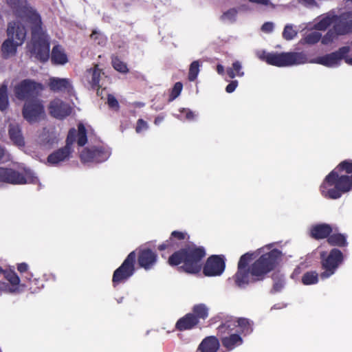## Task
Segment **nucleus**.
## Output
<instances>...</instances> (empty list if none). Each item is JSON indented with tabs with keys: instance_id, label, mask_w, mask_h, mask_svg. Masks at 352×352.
I'll list each match as a JSON object with an SVG mask.
<instances>
[{
	"instance_id": "1",
	"label": "nucleus",
	"mask_w": 352,
	"mask_h": 352,
	"mask_svg": "<svg viewBox=\"0 0 352 352\" xmlns=\"http://www.w3.org/2000/svg\"><path fill=\"white\" fill-rule=\"evenodd\" d=\"M283 254L268 244L254 252L241 256L238 270L234 276L236 285L244 287L252 281L260 280L272 271L281 261Z\"/></svg>"
},
{
	"instance_id": "2",
	"label": "nucleus",
	"mask_w": 352,
	"mask_h": 352,
	"mask_svg": "<svg viewBox=\"0 0 352 352\" xmlns=\"http://www.w3.org/2000/svg\"><path fill=\"white\" fill-rule=\"evenodd\" d=\"M16 17V21L21 25L28 23L32 29V41L28 49L35 58L42 62L48 60L50 56V43L47 36L43 31L40 15L30 7L27 0H6Z\"/></svg>"
},
{
	"instance_id": "3",
	"label": "nucleus",
	"mask_w": 352,
	"mask_h": 352,
	"mask_svg": "<svg viewBox=\"0 0 352 352\" xmlns=\"http://www.w3.org/2000/svg\"><path fill=\"white\" fill-rule=\"evenodd\" d=\"M352 190V160L340 162L326 176L320 186L322 195L327 198L336 199L343 193Z\"/></svg>"
},
{
	"instance_id": "4",
	"label": "nucleus",
	"mask_w": 352,
	"mask_h": 352,
	"mask_svg": "<svg viewBox=\"0 0 352 352\" xmlns=\"http://www.w3.org/2000/svg\"><path fill=\"white\" fill-rule=\"evenodd\" d=\"M205 255L203 248L190 244L173 254L168 259V263L172 266L181 265L180 268L184 272L196 274L201 269V260Z\"/></svg>"
},
{
	"instance_id": "5",
	"label": "nucleus",
	"mask_w": 352,
	"mask_h": 352,
	"mask_svg": "<svg viewBox=\"0 0 352 352\" xmlns=\"http://www.w3.org/2000/svg\"><path fill=\"white\" fill-rule=\"evenodd\" d=\"M77 135V143L78 146H84L87 141L86 130L82 124H79L78 132L75 129H71L69 131L67 144L65 147L59 148L47 157V163L50 166H58L60 163L68 160L73 151L72 145L76 140Z\"/></svg>"
},
{
	"instance_id": "6",
	"label": "nucleus",
	"mask_w": 352,
	"mask_h": 352,
	"mask_svg": "<svg viewBox=\"0 0 352 352\" xmlns=\"http://www.w3.org/2000/svg\"><path fill=\"white\" fill-rule=\"evenodd\" d=\"M329 26H332L337 34H344L352 31V11L339 16L333 11L327 12L317 19L314 27L318 30H325Z\"/></svg>"
},
{
	"instance_id": "7",
	"label": "nucleus",
	"mask_w": 352,
	"mask_h": 352,
	"mask_svg": "<svg viewBox=\"0 0 352 352\" xmlns=\"http://www.w3.org/2000/svg\"><path fill=\"white\" fill-rule=\"evenodd\" d=\"M26 28L19 23H10L7 34L8 39L2 44L1 50L5 58H9L15 54L16 47L23 44L26 37Z\"/></svg>"
},
{
	"instance_id": "8",
	"label": "nucleus",
	"mask_w": 352,
	"mask_h": 352,
	"mask_svg": "<svg viewBox=\"0 0 352 352\" xmlns=\"http://www.w3.org/2000/svg\"><path fill=\"white\" fill-rule=\"evenodd\" d=\"M258 57L268 64L276 67H289L307 63V57L302 52L268 53L263 52Z\"/></svg>"
},
{
	"instance_id": "9",
	"label": "nucleus",
	"mask_w": 352,
	"mask_h": 352,
	"mask_svg": "<svg viewBox=\"0 0 352 352\" xmlns=\"http://www.w3.org/2000/svg\"><path fill=\"white\" fill-rule=\"evenodd\" d=\"M320 258L322 267L324 270V272L320 274V277L325 279L335 273L343 261V254L340 250L334 248L327 256L325 252H321Z\"/></svg>"
},
{
	"instance_id": "10",
	"label": "nucleus",
	"mask_w": 352,
	"mask_h": 352,
	"mask_svg": "<svg viewBox=\"0 0 352 352\" xmlns=\"http://www.w3.org/2000/svg\"><path fill=\"white\" fill-rule=\"evenodd\" d=\"M350 52H352V47H342L336 52L316 57L311 60L310 63L320 64L327 67H336L340 65L342 59L346 62V57L350 56Z\"/></svg>"
},
{
	"instance_id": "11",
	"label": "nucleus",
	"mask_w": 352,
	"mask_h": 352,
	"mask_svg": "<svg viewBox=\"0 0 352 352\" xmlns=\"http://www.w3.org/2000/svg\"><path fill=\"white\" fill-rule=\"evenodd\" d=\"M43 89L41 84L31 80H24L14 87V91L18 99L28 101L34 100Z\"/></svg>"
},
{
	"instance_id": "12",
	"label": "nucleus",
	"mask_w": 352,
	"mask_h": 352,
	"mask_svg": "<svg viewBox=\"0 0 352 352\" xmlns=\"http://www.w3.org/2000/svg\"><path fill=\"white\" fill-rule=\"evenodd\" d=\"M0 182L13 184H23L25 183H36L37 179L30 170H24V175H21L12 169L0 168Z\"/></svg>"
},
{
	"instance_id": "13",
	"label": "nucleus",
	"mask_w": 352,
	"mask_h": 352,
	"mask_svg": "<svg viewBox=\"0 0 352 352\" xmlns=\"http://www.w3.org/2000/svg\"><path fill=\"white\" fill-rule=\"evenodd\" d=\"M135 258V252H131L122 264L114 272L112 278L114 285L126 280L133 274Z\"/></svg>"
},
{
	"instance_id": "14",
	"label": "nucleus",
	"mask_w": 352,
	"mask_h": 352,
	"mask_svg": "<svg viewBox=\"0 0 352 352\" xmlns=\"http://www.w3.org/2000/svg\"><path fill=\"white\" fill-rule=\"evenodd\" d=\"M234 324H223L219 327V331L225 334L221 338L222 345L228 351H232L243 343L241 335L234 331Z\"/></svg>"
},
{
	"instance_id": "15",
	"label": "nucleus",
	"mask_w": 352,
	"mask_h": 352,
	"mask_svg": "<svg viewBox=\"0 0 352 352\" xmlns=\"http://www.w3.org/2000/svg\"><path fill=\"white\" fill-rule=\"evenodd\" d=\"M23 115L24 118L30 123L38 122L45 117L43 105L37 99L26 101L23 107Z\"/></svg>"
},
{
	"instance_id": "16",
	"label": "nucleus",
	"mask_w": 352,
	"mask_h": 352,
	"mask_svg": "<svg viewBox=\"0 0 352 352\" xmlns=\"http://www.w3.org/2000/svg\"><path fill=\"white\" fill-rule=\"evenodd\" d=\"M111 155L109 148L91 147L84 149L80 153V160L84 164L98 163L107 160Z\"/></svg>"
},
{
	"instance_id": "17",
	"label": "nucleus",
	"mask_w": 352,
	"mask_h": 352,
	"mask_svg": "<svg viewBox=\"0 0 352 352\" xmlns=\"http://www.w3.org/2000/svg\"><path fill=\"white\" fill-rule=\"evenodd\" d=\"M225 267L224 258L222 256L214 255L208 258L203 272L206 276H217L223 274Z\"/></svg>"
},
{
	"instance_id": "18",
	"label": "nucleus",
	"mask_w": 352,
	"mask_h": 352,
	"mask_svg": "<svg viewBox=\"0 0 352 352\" xmlns=\"http://www.w3.org/2000/svg\"><path fill=\"white\" fill-rule=\"evenodd\" d=\"M48 109L50 115L57 119H63L72 112V107L58 98L50 102Z\"/></svg>"
},
{
	"instance_id": "19",
	"label": "nucleus",
	"mask_w": 352,
	"mask_h": 352,
	"mask_svg": "<svg viewBox=\"0 0 352 352\" xmlns=\"http://www.w3.org/2000/svg\"><path fill=\"white\" fill-rule=\"evenodd\" d=\"M157 254L151 250L146 249L140 252L138 257V263L140 267L148 270L151 269L156 263Z\"/></svg>"
},
{
	"instance_id": "20",
	"label": "nucleus",
	"mask_w": 352,
	"mask_h": 352,
	"mask_svg": "<svg viewBox=\"0 0 352 352\" xmlns=\"http://www.w3.org/2000/svg\"><path fill=\"white\" fill-rule=\"evenodd\" d=\"M49 86L54 91H64L68 94H72L73 91L72 82L67 78H51Z\"/></svg>"
},
{
	"instance_id": "21",
	"label": "nucleus",
	"mask_w": 352,
	"mask_h": 352,
	"mask_svg": "<svg viewBox=\"0 0 352 352\" xmlns=\"http://www.w3.org/2000/svg\"><path fill=\"white\" fill-rule=\"evenodd\" d=\"M188 239L189 236L186 232L173 231L169 239L159 246V250H164L168 248H173L175 245H179L181 242L186 241Z\"/></svg>"
},
{
	"instance_id": "22",
	"label": "nucleus",
	"mask_w": 352,
	"mask_h": 352,
	"mask_svg": "<svg viewBox=\"0 0 352 352\" xmlns=\"http://www.w3.org/2000/svg\"><path fill=\"white\" fill-rule=\"evenodd\" d=\"M219 341L215 336H208L199 344L197 352H217Z\"/></svg>"
},
{
	"instance_id": "23",
	"label": "nucleus",
	"mask_w": 352,
	"mask_h": 352,
	"mask_svg": "<svg viewBox=\"0 0 352 352\" xmlns=\"http://www.w3.org/2000/svg\"><path fill=\"white\" fill-rule=\"evenodd\" d=\"M102 74L101 69L96 65L94 68L87 70L85 76V80L93 89L98 88Z\"/></svg>"
},
{
	"instance_id": "24",
	"label": "nucleus",
	"mask_w": 352,
	"mask_h": 352,
	"mask_svg": "<svg viewBox=\"0 0 352 352\" xmlns=\"http://www.w3.org/2000/svg\"><path fill=\"white\" fill-rule=\"evenodd\" d=\"M198 323L197 317L192 314H188L180 318L176 323V328L180 331L190 329Z\"/></svg>"
},
{
	"instance_id": "25",
	"label": "nucleus",
	"mask_w": 352,
	"mask_h": 352,
	"mask_svg": "<svg viewBox=\"0 0 352 352\" xmlns=\"http://www.w3.org/2000/svg\"><path fill=\"white\" fill-rule=\"evenodd\" d=\"M332 228L328 224H318L313 226L311 229V235L316 239H324L329 235Z\"/></svg>"
},
{
	"instance_id": "26",
	"label": "nucleus",
	"mask_w": 352,
	"mask_h": 352,
	"mask_svg": "<svg viewBox=\"0 0 352 352\" xmlns=\"http://www.w3.org/2000/svg\"><path fill=\"white\" fill-rule=\"evenodd\" d=\"M226 324H234L232 327L240 335L248 334L252 331L250 322L246 318H240L237 321L228 322Z\"/></svg>"
},
{
	"instance_id": "27",
	"label": "nucleus",
	"mask_w": 352,
	"mask_h": 352,
	"mask_svg": "<svg viewBox=\"0 0 352 352\" xmlns=\"http://www.w3.org/2000/svg\"><path fill=\"white\" fill-rule=\"evenodd\" d=\"M52 61L56 65H65L68 62V58L63 48L59 45L53 47L52 51Z\"/></svg>"
},
{
	"instance_id": "28",
	"label": "nucleus",
	"mask_w": 352,
	"mask_h": 352,
	"mask_svg": "<svg viewBox=\"0 0 352 352\" xmlns=\"http://www.w3.org/2000/svg\"><path fill=\"white\" fill-rule=\"evenodd\" d=\"M9 135L13 143L19 147L24 146L25 142L21 129L18 125H10L9 129Z\"/></svg>"
},
{
	"instance_id": "29",
	"label": "nucleus",
	"mask_w": 352,
	"mask_h": 352,
	"mask_svg": "<svg viewBox=\"0 0 352 352\" xmlns=\"http://www.w3.org/2000/svg\"><path fill=\"white\" fill-rule=\"evenodd\" d=\"M238 10L236 8H230L224 11L220 16L221 22L226 24L234 23L236 21Z\"/></svg>"
},
{
	"instance_id": "30",
	"label": "nucleus",
	"mask_w": 352,
	"mask_h": 352,
	"mask_svg": "<svg viewBox=\"0 0 352 352\" xmlns=\"http://www.w3.org/2000/svg\"><path fill=\"white\" fill-rule=\"evenodd\" d=\"M226 72L231 78H234L235 77H243L244 76L242 64L238 60L234 61L231 67H228Z\"/></svg>"
},
{
	"instance_id": "31",
	"label": "nucleus",
	"mask_w": 352,
	"mask_h": 352,
	"mask_svg": "<svg viewBox=\"0 0 352 352\" xmlns=\"http://www.w3.org/2000/svg\"><path fill=\"white\" fill-rule=\"evenodd\" d=\"M193 314L197 319L205 320L208 316V308L204 304L196 305L193 307Z\"/></svg>"
},
{
	"instance_id": "32",
	"label": "nucleus",
	"mask_w": 352,
	"mask_h": 352,
	"mask_svg": "<svg viewBox=\"0 0 352 352\" xmlns=\"http://www.w3.org/2000/svg\"><path fill=\"white\" fill-rule=\"evenodd\" d=\"M201 64L199 60H195L191 63L188 72V80L190 81H195L197 78L200 72V67Z\"/></svg>"
},
{
	"instance_id": "33",
	"label": "nucleus",
	"mask_w": 352,
	"mask_h": 352,
	"mask_svg": "<svg viewBox=\"0 0 352 352\" xmlns=\"http://www.w3.org/2000/svg\"><path fill=\"white\" fill-rule=\"evenodd\" d=\"M327 241L332 245L344 246L346 245V237L341 234H333L328 238Z\"/></svg>"
},
{
	"instance_id": "34",
	"label": "nucleus",
	"mask_w": 352,
	"mask_h": 352,
	"mask_svg": "<svg viewBox=\"0 0 352 352\" xmlns=\"http://www.w3.org/2000/svg\"><path fill=\"white\" fill-rule=\"evenodd\" d=\"M318 282V274L316 272H308L302 277V283L305 285L316 284Z\"/></svg>"
},
{
	"instance_id": "35",
	"label": "nucleus",
	"mask_w": 352,
	"mask_h": 352,
	"mask_svg": "<svg viewBox=\"0 0 352 352\" xmlns=\"http://www.w3.org/2000/svg\"><path fill=\"white\" fill-rule=\"evenodd\" d=\"M8 106V98L7 94V86L3 84L0 87V110H5Z\"/></svg>"
},
{
	"instance_id": "36",
	"label": "nucleus",
	"mask_w": 352,
	"mask_h": 352,
	"mask_svg": "<svg viewBox=\"0 0 352 352\" xmlns=\"http://www.w3.org/2000/svg\"><path fill=\"white\" fill-rule=\"evenodd\" d=\"M4 277L11 284L12 286L10 287L14 288L16 292L20 283V278L16 274L12 271L4 272Z\"/></svg>"
},
{
	"instance_id": "37",
	"label": "nucleus",
	"mask_w": 352,
	"mask_h": 352,
	"mask_svg": "<svg viewBox=\"0 0 352 352\" xmlns=\"http://www.w3.org/2000/svg\"><path fill=\"white\" fill-rule=\"evenodd\" d=\"M321 38V34L317 32H311L301 40L302 43L315 44L319 41Z\"/></svg>"
},
{
	"instance_id": "38",
	"label": "nucleus",
	"mask_w": 352,
	"mask_h": 352,
	"mask_svg": "<svg viewBox=\"0 0 352 352\" xmlns=\"http://www.w3.org/2000/svg\"><path fill=\"white\" fill-rule=\"evenodd\" d=\"M179 111H180V115L177 116V118L180 120L185 118L186 120L192 121V120H195V118H197V116L195 113V112L192 111L189 109L183 108V109H180Z\"/></svg>"
},
{
	"instance_id": "39",
	"label": "nucleus",
	"mask_w": 352,
	"mask_h": 352,
	"mask_svg": "<svg viewBox=\"0 0 352 352\" xmlns=\"http://www.w3.org/2000/svg\"><path fill=\"white\" fill-rule=\"evenodd\" d=\"M297 35V31L294 28V26L291 24H287L285 25L283 32V36L286 40H292L295 38Z\"/></svg>"
},
{
	"instance_id": "40",
	"label": "nucleus",
	"mask_w": 352,
	"mask_h": 352,
	"mask_svg": "<svg viewBox=\"0 0 352 352\" xmlns=\"http://www.w3.org/2000/svg\"><path fill=\"white\" fill-rule=\"evenodd\" d=\"M91 38L95 42V43L98 45L104 46L106 44L107 38L101 32H99L96 30L93 31L91 35Z\"/></svg>"
},
{
	"instance_id": "41",
	"label": "nucleus",
	"mask_w": 352,
	"mask_h": 352,
	"mask_svg": "<svg viewBox=\"0 0 352 352\" xmlns=\"http://www.w3.org/2000/svg\"><path fill=\"white\" fill-rule=\"evenodd\" d=\"M112 64L114 69L121 73H126L128 72L126 65L118 58H113Z\"/></svg>"
},
{
	"instance_id": "42",
	"label": "nucleus",
	"mask_w": 352,
	"mask_h": 352,
	"mask_svg": "<svg viewBox=\"0 0 352 352\" xmlns=\"http://www.w3.org/2000/svg\"><path fill=\"white\" fill-rule=\"evenodd\" d=\"M182 88L183 85L180 82H176L172 89L169 100L172 101L178 97L181 94Z\"/></svg>"
},
{
	"instance_id": "43",
	"label": "nucleus",
	"mask_w": 352,
	"mask_h": 352,
	"mask_svg": "<svg viewBox=\"0 0 352 352\" xmlns=\"http://www.w3.org/2000/svg\"><path fill=\"white\" fill-rule=\"evenodd\" d=\"M338 34L333 30H330L326 35L322 38V43L324 45H328L330 43Z\"/></svg>"
},
{
	"instance_id": "44",
	"label": "nucleus",
	"mask_w": 352,
	"mask_h": 352,
	"mask_svg": "<svg viewBox=\"0 0 352 352\" xmlns=\"http://www.w3.org/2000/svg\"><path fill=\"white\" fill-rule=\"evenodd\" d=\"M338 34L333 30H330L326 35L322 38V43L324 45H328L330 43Z\"/></svg>"
},
{
	"instance_id": "45",
	"label": "nucleus",
	"mask_w": 352,
	"mask_h": 352,
	"mask_svg": "<svg viewBox=\"0 0 352 352\" xmlns=\"http://www.w3.org/2000/svg\"><path fill=\"white\" fill-rule=\"evenodd\" d=\"M249 2L267 8H274L275 6L271 2L270 0H248Z\"/></svg>"
},
{
	"instance_id": "46",
	"label": "nucleus",
	"mask_w": 352,
	"mask_h": 352,
	"mask_svg": "<svg viewBox=\"0 0 352 352\" xmlns=\"http://www.w3.org/2000/svg\"><path fill=\"white\" fill-rule=\"evenodd\" d=\"M148 128V125L146 122L143 120L142 119H139L137 122V126L135 131L137 133H140L144 131L147 130Z\"/></svg>"
},
{
	"instance_id": "47",
	"label": "nucleus",
	"mask_w": 352,
	"mask_h": 352,
	"mask_svg": "<svg viewBox=\"0 0 352 352\" xmlns=\"http://www.w3.org/2000/svg\"><path fill=\"white\" fill-rule=\"evenodd\" d=\"M107 103L109 107L112 109H117L119 107L118 102L113 95H108Z\"/></svg>"
},
{
	"instance_id": "48",
	"label": "nucleus",
	"mask_w": 352,
	"mask_h": 352,
	"mask_svg": "<svg viewBox=\"0 0 352 352\" xmlns=\"http://www.w3.org/2000/svg\"><path fill=\"white\" fill-rule=\"evenodd\" d=\"M6 292H15V289L11 288L5 282H0V295H1L3 293Z\"/></svg>"
},
{
	"instance_id": "49",
	"label": "nucleus",
	"mask_w": 352,
	"mask_h": 352,
	"mask_svg": "<svg viewBox=\"0 0 352 352\" xmlns=\"http://www.w3.org/2000/svg\"><path fill=\"white\" fill-rule=\"evenodd\" d=\"M273 29L274 24L271 22H266L261 27L262 31L266 33H270L272 32Z\"/></svg>"
},
{
	"instance_id": "50",
	"label": "nucleus",
	"mask_w": 352,
	"mask_h": 352,
	"mask_svg": "<svg viewBox=\"0 0 352 352\" xmlns=\"http://www.w3.org/2000/svg\"><path fill=\"white\" fill-rule=\"evenodd\" d=\"M237 86H238V81L237 80H232V81H231L230 83H229L227 85V87L226 88V91L228 93H232L236 89Z\"/></svg>"
},
{
	"instance_id": "51",
	"label": "nucleus",
	"mask_w": 352,
	"mask_h": 352,
	"mask_svg": "<svg viewBox=\"0 0 352 352\" xmlns=\"http://www.w3.org/2000/svg\"><path fill=\"white\" fill-rule=\"evenodd\" d=\"M28 269V265L25 263H21L18 265L17 270L20 272H25Z\"/></svg>"
},
{
	"instance_id": "52",
	"label": "nucleus",
	"mask_w": 352,
	"mask_h": 352,
	"mask_svg": "<svg viewBox=\"0 0 352 352\" xmlns=\"http://www.w3.org/2000/svg\"><path fill=\"white\" fill-rule=\"evenodd\" d=\"M301 3L308 6H313L316 5L314 0H301Z\"/></svg>"
},
{
	"instance_id": "53",
	"label": "nucleus",
	"mask_w": 352,
	"mask_h": 352,
	"mask_svg": "<svg viewBox=\"0 0 352 352\" xmlns=\"http://www.w3.org/2000/svg\"><path fill=\"white\" fill-rule=\"evenodd\" d=\"M217 72L219 74L223 75L224 74V67L221 65L217 66Z\"/></svg>"
},
{
	"instance_id": "54",
	"label": "nucleus",
	"mask_w": 352,
	"mask_h": 352,
	"mask_svg": "<svg viewBox=\"0 0 352 352\" xmlns=\"http://www.w3.org/2000/svg\"><path fill=\"white\" fill-rule=\"evenodd\" d=\"M349 47H352V43ZM346 63L352 66V52H350V56L346 57Z\"/></svg>"
},
{
	"instance_id": "55",
	"label": "nucleus",
	"mask_w": 352,
	"mask_h": 352,
	"mask_svg": "<svg viewBox=\"0 0 352 352\" xmlns=\"http://www.w3.org/2000/svg\"><path fill=\"white\" fill-rule=\"evenodd\" d=\"M163 120H164L163 116H158L155 119L154 123H155V124L158 125L163 121Z\"/></svg>"
},
{
	"instance_id": "56",
	"label": "nucleus",
	"mask_w": 352,
	"mask_h": 352,
	"mask_svg": "<svg viewBox=\"0 0 352 352\" xmlns=\"http://www.w3.org/2000/svg\"><path fill=\"white\" fill-rule=\"evenodd\" d=\"M135 106L136 107H139V108H140V107H144V103H143V102H135Z\"/></svg>"
},
{
	"instance_id": "57",
	"label": "nucleus",
	"mask_w": 352,
	"mask_h": 352,
	"mask_svg": "<svg viewBox=\"0 0 352 352\" xmlns=\"http://www.w3.org/2000/svg\"><path fill=\"white\" fill-rule=\"evenodd\" d=\"M4 153V149L0 147V159L3 156Z\"/></svg>"
},
{
	"instance_id": "58",
	"label": "nucleus",
	"mask_w": 352,
	"mask_h": 352,
	"mask_svg": "<svg viewBox=\"0 0 352 352\" xmlns=\"http://www.w3.org/2000/svg\"><path fill=\"white\" fill-rule=\"evenodd\" d=\"M27 170H29V169H26ZM30 171L33 174V175L37 179V182L36 183H33L34 184H38V185H41V183H39V180L38 179V177L35 175V174L32 172L30 170Z\"/></svg>"
},
{
	"instance_id": "59",
	"label": "nucleus",
	"mask_w": 352,
	"mask_h": 352,
	"mask_svg": "<svg viewBox=\"0 0 352 352\" xmlns=\"http://www.w3.org/2000/svg\"><path fill=\"white\" fill-rule=\"evenodd\" d=\"M4 272H7V271H4L1 269V267H0V274H2L4 275Z\"/></svg>"
},
{
	"instance_id": "60",
	"label": "nucleus",
	"mask_w": 352,
	"mask_h": 352,
	"mask_svg": "<svg viewBox=\"0 0 352 352\" xmlns=\"http://www.w3.org/2000/svg\"><path fill=\"white\" fill-rule=\"evenodd\" d=\"M347 3H352V0H349Z\"/></svg>"
}]
</instances>
